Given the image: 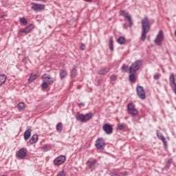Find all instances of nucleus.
Returning a JSON list of instances; mask_svg holds the SVG:
<instances>
[{
  "mask_svg": "<svg viewBox=\"0 0 176 176\" xmlns=\"http://www.w3.org/2000/svg\"><path fill=\"white\" fill-rule=\"evenodd\" d=\"M19 22L23 25H27L28 24L27 19L24 17L19 18Z\"/></svg>",
  "mask_w": 176,
  "mask_h": 176,
  "instance_id": "31",
  "label": "nucleus"
},
{
  "mask_svg": "<svg viewBox=\"0 0 176 176\" xmlns=\"http://www.w3.org/2000/svg\"><path fill=\"white\" fill-rule=\"evenodd\" d=\"M78 106L79 107V108H82V107H85V103L80 102L78 104Z\"/></svg>",
  "mask_w": 176,
  "mask_h": 176,
  "instance_id": "41",
  "label": "nucleus"
},
{
  "mask_svg": "<svg viewBox=\"0 0 176 176\" xmlns=\"http://www.w3.org/2000/svg\"><path fill=\"white\" fill-rule=\"evenodd\" d=\"M6 17H8V15L6 14H3L1 16V19H6Z\"/></svg>",
  "mask_w": 176,
  "mask_h": 176,
  "instance_id": "44",
  "label": "nucleus"
},
{
  "mask_svg": "<svg viewBox=\"0 0 176 176\" xmlns=\"http://www.w3.org/2000/svg\"><path fill=\"white\" fill-rule=\"evenodd\" d=\"M43 150L45 151V152H47V151H49V145L47 144H45L43 146Z\"/></svg>",
  "mask_w": 176,
  "mask_h": 176,
  "instance_id": "38",
  "label": "nucleus"
},
{
  "mask_svg": "<svg viewBox=\"0 0 176 176\" xmlns=\"http://www.w3.org/2000/svg\"><path fill=\"white\" fill-rule=\"evenodd\" d=\"M110 175L111 176H119V175H118V173L116 172H111Z\"/></svg>",
  "mask_w": 176,
  "mask_h": 176,
  "instance_id": "40",
  "label": "nucleus"
},
{
  "mask_svg": "<svg viewBox=\"0 0 176 176\" xmlns=\"http://www.w3.org/2000/svg\"><path fill=\"white\" fill-rule=\"evenodd\" d=\"M43 79H45L46 80V79H47L48 80H50L52 78V77L50 76V75H46V74H43Z\"/></svg>",
  "mask_w": 176,
  "mask_h": 176,
  "instance_id": "35",
  "label": "nucleus"
},
{
  "mask_svg": "<svg viewBox=\"0 0 176 176\" xmlns=\"http://www.w3.org/2000/svg\"><path fill=\"white\" fill-rule=\"evenodd\" d=\"M17 109L19 112H23L25 109V103L21 102L17 105Z\"/></svg>",
  "mask_w": 176,
  "mask_h": 176,
  "instance_id": "20",
  "label": "nucleus"
},
{
  "mask_svg": "<svg viewBox=\"0 0 176 176\" xmlns=\"http://www.w3.org/2000/svg\"><path fill=\"white\" fill-rule=\"evenodd\" d=\"M56 131L58 133H61V131H63V123L58 122L56 124Z\"/></svg>",
  "mask_w": 176,
  "mask_h": 176,
  "instance_id": "27",
  "label": "nucleus"
},
{
  "mask_svg": "<svg viewBox=\"0 0 176 176\" xmlns=\"http://www.w3.org/2000/svg\"><path fill=\"white\" fill-rule=\"evenodd\" d=\"M136 93L140 100H145L146 95L145 94V90L142 86H138L136 87Z\"/></svg>",
  "mask_w": 176,
  "mask_h": 176,
  "instance_id": "11",
  "label": "nucleus"
},
{
  "mask_svg": "<svg viewBox=\"0 0 176 176\" xmlns=\"http://www.w3.org/2000/svg\"><path fill=\"white\" fill-rule=\"evenodd\" d=\"M160 74L157 73L154 76H153V79L154 80H159V79L160 78Z\"/></svg>",
  "mask_w": 176,
  "mask_h": 176,
  "instance_id": "34",
  "label": "nucleus"
},
{
  "mask_svg": "<svg viewBox=\"0 0 176 176\" xmlns=\"http://www.w3.org/2000/svg\"><path fill=\"white\" fill-rule=\"evenodd\" d=\"M170 86L173 93L176 95V83H175V77L174 74H171L169 77Z\"/></svg>",
  "mask_w": 176,
  "mask_h": 176,
  "instance_id": "14",
  "label": "nucleus"
},
{
  "mask_svg": "<svg viewBox=\"0 0 176 176\" xmlns=\"http://www.w3.org/2000/svg\"><path fill=\"white\" fill-rule=\"evenodd\" d=\"M156 134H157V137L158 140H161V141H162L164 146H167V141L166 140V138H164V136L163 135V133H159V131L157 130Z\"/></svg>",
  "mask_w": 176,
  "mask_h": 176,
  "instance_id": "17",
  "label": "nucleus"
},
{
  "mask_svg": "<svg viewBox=\"0 0 176 176\" xmlns=\"http://www.w3.org/2000/svg\"><path fill=\"white\" fill-rule=\"evenodd\" d=\"M37 78H38V76H36V74H30V78L28 79V82L30 83H32V82H34V80H35Z\"/></svg>",
  "mask_w": 176,
  "mask_h": 176,
  "instance_id": "26",
  "label": "nucleus"
},
{
  "mask_svg": "<svg viewBox=\"0 0 176 176\" xmlns=\"http://www.w3.org/2000/svg\"><path fill=\"white\" fill-rule=\"evenodd\" d=\"M111 80H116L118 79V77L116 75H112L110 77Z\"/></svg>",
  "mask_w": 176,
  "mask_h": 176,
  "instance_id": "39",
  "label": "nucleus"
},
{
  "mask_svg": "<svg viewBox=\"0 0 176 176\" xmlns=\"http://www.w3.org/2000/svg\"><path fill=\"white\" fill-rule=\"evenodd\" d=\"M28 61V56H25L23 60H22V63L23 64H26Z\"/></svg>",
  "mask_w": 176,
  "mask_h": 176,
  "instance_id": "36",
  "label": "nucleus"
},
{
  "mask_svg": "<svg viewBox=\"0 0 176 176\" xmlns=\"http://www.w3.org/2000/svg\"><path fill=\"white\" fill-rule=\"evenodd\" d=\"M142 67V61L136 60L129 67V73L135 74Z\"/></svg>",
  "mask_w": 176,
  "mask_h": 176,
  "instance_id": "5",
  "label": "nucleus"
},
{
  "mask_svg": "<svg viewBox=\"0 0 176 176\" xmlns=\"http://www.w3.org/2000/svg\"><path fill=\"white\" fill-rule=\"evenodd\" d=\"M31 131H32L31 129L25 131L23 134L25 141H28V140H30V138L31 137Z\"/></svg>",
  "mask_w": 176,
  "mask_h": 176,
  "instance_id": "18",
  "label": "nucleus"
},
{
  "mask_svg": "<svg viewBox=\"0 0 176 176\" xmlns=\"http://www.w3.org/2000/svg\"><path fill=\"white\" fill-rule=\"evenodd\" d=\"M93 118V113H87L86 114H82L79 112H77L75 118L78 122H80V123H86V122H89Z\"/></svg>",
  "mask_w": 176,
  "mask_h": 176,
  "instance_id": "3",
  "label": "nucleus"
},
{
  "mask_svg": "<svg viewBox=\"0 0 176 176\" xmlns=\"http://www.w3.org/2000/svg\"><path fill=\"white\" fill-rule=\"evenodd\" d=\"M35 28V25L34 24L31 23L29 25L26 26L25 28H21L19 30V32H22L23 34H30L32 30Z\"/></svg>",
  "mask_w": 176,
  "mask_h": 176,
  "instance_id": "15",
  "label": "nucleus"
},
{
  "mask_svg": "<svg viewBox=\"0 0 176 176\" xmlns=\"http://www.w3.org/2000/svg\"><path fill=\"white\" fill-rule=\"evenodd\" d=\"M85 2H91L93 0H84Z\"/></svg>",
  "mask_w": 176,
  "mask_h": 176,
  "instance_id": "46",
  "label": "nucleus"
},
{
  "mask_svg": "<svg viewBox=\"0 0 176 176\" xmlns=\"http://www.w3.org/2000/svg\"><path fill=\"white\" fill-rule=\"evenodd\" d=\"M126 125L125 123H118L117 124V130H120V131H123L124 129H126Z\"/></svg>",
  "mask_w": 176,
  "mask_h": 176,
  "instance_id": "24",
  "label": "nucleus"
},
{
  "mask_svg": "<svg viewBox=\"0 0 176 176\" xmlns=\"http://www.w3.org/2000/svg\"><path fill=\"white\" fill-rule=\"evenodd\" d=\"M38 2H44V3H46V2H47V0H36Z\"/></svg>",
  "mask_w": 176,
  "mask_h": 176,
  "instance_id": "43",
  "label": "nucleus"
},
{
  "mask_svg": "<svg viewBox=\"0 0 176 176\" xmlns=\"http://www.w3.org/2000/svg\"><path fill=\"white\" fill-rule=\"evenodd\" d=\"M109 49L110 50H113V38L110 37L109 38Z\"/></svg>",
  "mask_w": 176,
  "mask_h": 176,
  "instance_id": "30",
  "label": "nucleus"
},
{
  "mask_svg": "<svg viewBox=\"0 0 176 176\" xmlns=\"http://www.w3.org/2000/svg\"><path fill=\"white\" fill-rule=\"evenodd\" d=\"M121 69L123 72H129L130 67H129V65H126L125 64H124L122 65Z\"/></svg>",
  "mask_w": 176,
  "mask_h": 176,
  "instance_id": "28",
  "label": "nucleus"
},
{
  "mask_svg": "<svg viewBox=\"0 0 176 176\" xmlns=\"http://www.w3.org/2000/svg\"><path fill=\"white\" fill-rule=\"evenodd\" d=\"M45 6L44 4H41L38 3H32L31 9L34 12H42L45 10Z\"/></svg>",
  "mask_w": 176,
  "mask_h": 176,
  "instance_id": "12",
  "label": "nucleus"
},
{
  "mask_svg": "<svg viewBox=\"0 0 176 176\" xmlns=\"http://www.w3.org/2000/svg\"><path fill=\"white\" fill-rule=\"evenodd\" d=\"M70 76L73 78H76V69L75 67L71 70Z\"/></svg>",
  "mask_w": 176,
  "mask_h": 176,
  "instance_id": "29",
  "label": "nucleus"
},
{
  "mask_svg": "<svg viewBox=\"0 0 176 176\" xmlns=\"http://www.w3.org/2000/svg\"><path fill=\"white\" fill-rule=\"evenodd\" d=\"M166 168L167 170H168V168H170V165H168H168L166 166Z\"/></svg>",
  "mask_w": 176,
  "mask_h": 176,
  "instance_id": "45",
  "label": "nucleus"
},
{
  "mask_svg": "<svg viewBox=\"0 0 176 176\" xmlns=\"http://www.w3.org/2000/svg\"><path fill=\"white\" fill-rule=\"evenodd\" d=\"M102 130L107 134V135H109L113 133V128L112 127V125L108 123L103 125Z\"/></svg>",
  "mask_w": 176,
  "mask_h": 176,
  "instance_id": "13",
  "label": "nucleus"
},
{
  "mask_svg": "<svg viewBox=\"0 0 176 176\" xmlns=\"http://www.w3.org/2000/svg\"><path fill=\"white\" fill-rule=\"evenodd\" d=\"M142 23V35L140 40L144 42L146 39V34L151 30V23H149V19L148 16H145L141 21Z\"/></svg>",
  "mask_w": 176,
  "mask_h": 176,
  "instance_id": "1",
  "label": "nucleus"
},
{
  "mask_svg": "<svg viewBox=\"0 0 176 176\" xmlns=\"http://www.w3.org/2000/svg\"><path fill=\"white\" fill-rule=\"evenodd\" d=\"M54 78H52L51 80H49L47 81H45V82H47V84H48V86H50V85H53L54 83Z\"/></svg>",
  "mask_w": 176,
  "mask_h": 176,
  "instance_id": "33",
  "label": "nucleus"
},
{
  "mask_svg": "<svg viewBox=\"0 0 176 176\" xmlns=\"http://www.w3.org/2000/svg\"><path fill=\"white\" fill-rule=\"evenodd\" d=\"M127 109L128 113L130 115H132V116H137L138 115V110L135 109V105H134V103H129L127 104Z\"/></svg>",
  "mask_w": 176,
  "mask_h": 176,
  "instance_id": "9",
  "label": "nucleus"
},
{
  "mask_svg": "<svg viewBox=\"0 0 176 176\" xmlns=\"http://www.w3.org/2000/svg\"><path fill=\"white\" fill-rule=\"evenodd\" d=\"M6 82V75L1 74L0 75V86H2L3 83Z\"/></svg>",
  "mask_w": 176,
  "mask_h": 176,
  "instance_id": "25",
  "label": "nucleus"
},
{
  "mask_svg": "<svg viewBox=\"0 0 176 176\" xmlns=\"http://www.w3.org/2000/svg\"><path fill=\"white\" fill-rule=\"evenodd\" d=\"M67 75H68V74L67 73L66 69L60 70L59 76L61 80H63V79H65V78L67 77Z\"/></svg>",
  "mask_w": 176,
  "mask_h": 176,
  "instance_id": "19",
  "label": "nucleus"
},
{
  "mask_svg": "<svg viewBox=\"0 0 176 176\" xmlns=\"http://www.w3.org/2000/svg\"><path fill=\"white\" fill-rule=\"evenodd\" d=\"M111 71V69L109 67H106L104 69H102L98 72V75H105L106 74H108Z\"/></svg>",
  "mask_w": 176,
  "mask_h": 176,
  "instance_id": "21",
  "label": "nucleus"
},
{
  "mask_svg": "<svg viewBox=\"0 0 176 176\" xmlns=\"http://www.w3.org/2000/svg\"><path fill=\"white\" fill-rule=\"evenodd\" d=\"M118 43L119 45H126V38L124 36H121L117 39Z\"/></svg>",
  "mask_w": 176,
  "mask_h": 176,
  "instance_id": "22",
  "label": "nucleus"
},
{
  "mask_svg": "<svg viewBox=\"0 0 176 176\" xmlns=\"http://www.w3.org/2000/svg\"><path fill=\"white\" fill-rule=\"evenodd\" d=\"M86 166L90 171H94L98 167V160L96 158L90 157L87 160Z\"/></svg>",
  "mask_w": 176,
  "mask_h": 176,
  "instance_id": "4",
  "label": "nucleus"
},
{
  "mask_svg": "<svg viewBox=\"0 0 176 176\" xmlns=\"http://www.w3.org/2000/svg\"><path fill=\"white\" fill-rule=\"evenodd\" d=\"M66 160L67 157H65V155H60L54 160L53 163L54 166L58 167L59 166H61V164H64Z\"/></svg>",
  "mask_w": 176,
  "mask_h": 176,
  "instance_id": "7",
  "label": "nucleus"
},
{
  "mask_svg": "<svg viewBox=\"0 0 176 176\" xmlns=\"http://www.w3.org/2000/svg\"><path fill=\"white\" fill-rule=\"evenodd\" d=\"M167 163L168 165H171V164L173 163V159L170 158L168 161Z\"/></svg>",
  "mask_w": 176,
  "mask_h": 176,
  "instance_id": "42",
  "label": "nucleus"
},
{
  "mask_svg": "<svg viewBox=\"0 0 176 176\" xmlns=\"http://www.w3.org/2000/svg\"><path fill=\"white\" fill-rule=\"evenodd\" d=\"M131 74L129 75V80L131 82V83H134L135 82V73H131Z\"/></svg>",
  "mask_w": 176,
  "mask_h": 176,
  "instance_id": "23",
  "label": "nucleus"
},
{
  "mask_svg": "<svg viewBox=\"0 0 176 176\" xmlns=\"http://www.w3.org/2000/svg\"><path fill=\"white\" fill-rule=\"evenodd\" d=\"M96 148L99 149V151H104L105 148V140L102 138H98L95 144Z\"/></svg>",
  "mask_w": 176,
  "mask_h": 176,
  "instance_id": "10",
  "label": "nucleus"
},
{
  "mask_svg": "<svg viewBox=\"0 0 176 176\" xmlns=\"http://www.w3.org/2000/svg\"><path fill=\"white\" fill-rule=\"evenodd\" d=\"M120 15L126 19L129 23V25H127V23H124L122 25L124 30H127L129 27V28H131L133 27V25L134 24V23L133 22V19L131 18V15L129 14V12H126V10H120Z\"/></svg>",
  "mask_w": 176,
  "mask_h": 176,
  "instance_id": "2",
  "label": "nucleus"
},
{
  "mask_svg": "<svg viewBox=\"0 0 176 176\" xmlns=\"http://www.w3.org/2000/svg\"><path fill=\"white\" fill-rule=\"evenodd\" d=\"M27 153H28V151L27 150V148H21L16 153L15 156L16 159L23 160V159H25V157H27Z\"/></svg>",
  "mask_w": 176,
  "mask_h": 176,
  "instance_id": "6",
  "label": "nucleus"
},
{
  "mask_svg": "<svg viewBox=\"0 0 176 176\" xmlns=\"http://www.w3.org/2000/svg\"><path fill=\"white\" fill-rule=\"evenodd\" d=\"M80 49H81V50H86V45H85V43H80Z\"/></svg>",
  "mask_w": 176,
  "mask_h": 176,
  "instance_id": "37",
  "label": "nucleus"
},
{
  "mask_svg": "<svg viewBox=\"0 0 176 176\" xmlns=\"http://www.w3.org/2000/svg\"><path fill=\"white\" fill-rule=\"evenodd\" d=\"M38 135L34 134L33 135L31 138L29 140V141L27 142L28 146H31L32 144H36V142H38Z\"/></svg>",
  "mask_w": 176,
  "mask_h": 176,
  "instance_id": "16",
  "label": "nucleus"
},
{
  "mask_svg": "<svg viewBox=\"0 0 176 176\" xmlns=\"http://www.w3.org/2000/svg\"><path fill=\"white\" fill-rule=\"evenodd\" d=\"M41 87H42V89H43L44 90H46V89H47V87H49V85H48L47 82L45 81V82H43L41 84Z\"/></svg>",
  "mask_w": 176,
  "mask_h": 176,
  "instance_id": "32",
  "label": "nucleus"
},
{
  "mask_svg": "<svg viewBox=\"0 0 176 176\" xmlns=\"http://www.w3.org/2000/svg\"><path fill=\"white\" fill-rule=\"evenodd\" d=\"M164 39V33L163 30H160L155 39V43L157 46H162V42Z\"/></svg>",
  "mask_w": 176,
  "mask_h": 176,
  "instance_id": "8",
  "label": "nucleus"
}]
</instances>
